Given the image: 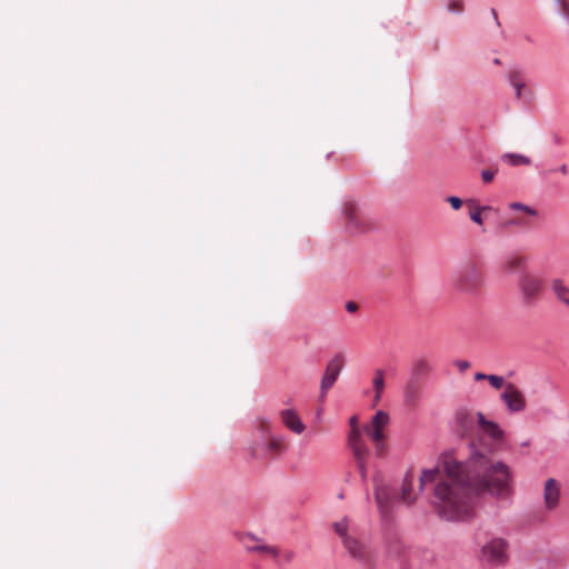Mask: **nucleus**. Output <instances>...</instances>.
<instances>
[{"label": "nucleus", "instance_id": "1", "mask_svg": "<svg viewBox=\"0 0 569 569\" xmlns=\"http://www.w3.org/2000/svg\"><path fill=\"white\" fill-rule=\"evenodd\" d=\"M440 465L447 479L437 481L435 486V505L439 516L448 521L468 518L475 498L485 492L496 498H507L511 492L508 466L476 450L465 462L458 461L451 452H443L437 467L423 470L420 490L427 482H436Z\"/></svg>", "mask_w": 569, "mask_h": 569}, {"label": "nucleus", "instance_id": "2", "mask_svg": "<svg viewBox=\"0 0 569 569\" xmlns=\"http://www.w3.org/2000/svg\"><path fill=\"white\" fill-rule=\"evenodd\" d=\"M450 282L452 288L461 293L476 295L481 288L483 279L478 267L467 262L452 271Z\"/></svg>", "mask_w": 569, "mask_h": 569}, {"label": "nucleus", "instance_id": "3", "mask_svg": "<svg viewBox=\"0 0 569 569\" xmlns=\"http://www.w3.org/2000/svg\"><path fill=\"white\" fill-rule=\"evenodd\" d=\"M543 280L536 273L522 272L518 276L517 288L525 306H535L543 292Z\"/></svg>", "mask_w": 569, "mask_h": 569}, {"label": "nucleus", "instance_id": "4", "mask_svg": "<svg viewBox=\"0 0 569 569\" xmlns=\"http://www.w3.org/2000/svg\"><path fill=\"white\" fill-rule=\"evenodd\" d=\"M348 446L355 457L360 477L362 481L367 480V458L369 456V448L362 440L361 431L359 428H353L348 436Z\"/></svg>", "mask_w": 569, "mask_h": 569}, {"label": "nucleus", "instance_id": "5", "mask_svg": "<svg viewBox=\"0 0 569 569\" xmlns=\"http://www.w3.org/2000/svg\"><path fill=\"white\" fill-rule=\"evenodd\" d=\"M509 543L503 538H492L481 548V558L492 566H501L508 561Z\"/></svg>", "mask_w": 569, "mask_h": 569}, {"label": "nucleus", "instance_id": "6", "mask_svg": "<svg viewBox=\"0 0 569 569\" xmlns=\"http://www.w3.org/2000/svg\"><path fill=\"white\" fill-rule=\"evenodd\" d=\"M342 216L346 218V229L348 232L359 234L369 229L366 217L355 202L347 201L343 204Z\"/></svg>", "mask_w": 569, "mask_h": 569}, {"label": "nucleus", "instance_id": "7", "mask_svg": "<svg viewBox=\"0 0 569 569\" xmlns=\"http://www.w3.org/2000/svg\"><path fill=\"white\" fill-rule=\"evenodd\" d=\"M345 365V356L342 353H336L332 359L327 363L326 371L320 382V396L325 398L328 390L337 381Z\"/></svg>", "mask_w": 569, "mask_h": 569}, {"label": "nucleus", "instance_id": "8", "mask_svg": "<svg viewBox=\"0 0 569 569\" xmlns=\"http://www.w3.org/2000/svg\"><path fill=\"white\" fill-rule=\"evenodd\" d=\"M501 400L511 412H520L526 408V401L522 392L512 383H508L506 386L505 391L501 393Z\"/></svg>", "mask_w": 569, "mask_h": 569}, {"label": "nucleus", "instance_id": "9", "mask_svg": "<svg viewBox=\"0 0 569 569\" xmlns=\"http://www.w3.org/2000/svg\"><path fill=\"white\" fill-rule=\"evenodd\" d=\"M283 438L278 436H270L268 440L262 441L261 448L254 447L251 450L252 458H269L278 455L282 448Z\"/></svg>", "mask_w": 569, "mask_h": 569}, {"label": "nucleus", "instance_id": "10", "mask_svg": "<svg viewBox=\"0 0 569 569\" xmlns=\"http://www.w3.org/2000/svg\"><path fill=\"white\" fill-rule=\"evenodd\" d=\"M550 290L555 299L569 309V286L561 278H553L550 281Z\"/></svg>", "mask_w": 569, "mask_h": 569}, {"label": "nucleus", "instance_id": "11", "mask_svg": "<svg viewBox=\"0 0 569 569\" xmlns=\"http://www.w3.org/2000/svg\"><path fill=\"white\" fill-rule=\"evenodd\" d=\"M280 418L283 425L292 432L300 435L306 429L305 423L293 409H284L280 411Z\"/></svg>", "mask_w": 569, "mask_h": 569}, {"label": "nucleus", "instance_id": "12", "mask_svg": "<svg viewBox=\"0 0 569 569\" xmlns=\"http://www.w3.org/2000/svg\"><path fill=\"white\" fill-rule=\"evenodd\" d=\"M560 498V489L557 481L550 478L545 483L543 499L547 509H553L558 506Z\"/></svg>", "mask_w": 569, "mask_h": 569}, {"label": "nucleus", "instance_id": "13", "mask_svg": "<svg viewBox=\"0 0 569 569\" xmlns=\"http://www.w3.org/2000/svg\"><path fill=\"white\" fill-rule=\"evenodd\" d=\"M342 545L350 557L360 561L366 560V546L358 538L350 535L342 540Z\"/></svg>", "mask_w": 569, "mask_h": 569}, {"label": "nucleus", "instance_id": "14", "mask_svg": "<svg viewBox=\"0 0 569 569\" xmlns=\"http://www.w3.org/2000/svg\"><path fill=\"white\" fill-rule=\"evenodd\" d=\"M507 81L512 87L515 97L520 99L522 97V91L526 88L522 72L517 69L510 70L507 74Z\"/></svg>", "mask_w": 569, "mask_h": 569}, {"label": "nucleus", "instance_id": "15", "mask_svg": "<svg viewBox=\"0 0 569 569\" xmlns=\"http://www.w3.org/2000/svg\"><path fill=\"white\" fill-rule=\"evenodd\" d=\"M455 421L458 425L457 432L463 435L471 429L473 425V417L468 410L461 409L456 412Z\"/></svg>", "mask_w": 569, "mask_h": 569}, {"label": "nucleus", "instance_id": "16", "mask_svg": "<svg viewBox=\"0 0 569 569\" xmlns=\"http://www.w3.org/2000/svg\"><path fill=\"white\" fill-rule=\"evenodd\" d=\"M391 491L387 486H377L375 489V499L381 512H386L389 508Z\"/></svg>", "mask_w": 569, "mask_h": 569}, {"label": "nucleus", "instance_id": "17", "mask_svg": "<svg viewBox=\"0 0 569 569\" xmlns=\"http://www.w3.org/2000/svg\"><path fill=\"white\" fill-rule=\"evenodd\" d=\"M527 260L523 257H510L505 263L506 271L512 273L528 272L526 269Z\"/></svg>", "mask_w": 569, "mask_h": 569}, {"label": "nucleus", "instance_id": "18", "mask_svg": "<svg viewBox=\"0 0 569 569\" xmlns=\"http://www.w3.org/2000/svg\"><path fill=\"white\" fill-rule=\"evenodd\" d=\"M501 159L511 167H518L520 164L528 166L531 163V159L529 157L513 152L503 153Z\"/></svg>", "mask_w": 569, "mask_h": 569}, {"label": "nucleus", "instance_id": "19", "mask_svg": "<svg viewBox=\"0 0 569 569\" xmlns=\"http://www.w3.org/2000/svg\"><path fill=\"white\" fill-rule=\"evenodd\" d=\"M431 370V366L425 358L416 359L411 366V376L420 378Z\"/></svg>", "mask_w": 569, "mask_h": 569}, {"label": "nucleus", "instance_id": "20", "mask_svg": "<svg viewBox=\"0 0 569 569\" xmlns=\"http://www.w3.org/2000/svg\"><path fill=\"white\" fill-rule=\"evenodd\" d=\"M555 12L569 24V0H552Z\"/></svg>", "mask_w": 569, "mask_h": 569}, {"label": "nucleus", "instance_id": "21", "mask_svg": "<svg viewBox=\"0 0 569 569\" xmlns=\"http://www.w3.org/2000/svg\"><path fill=\"white\" fill-rule=\"evenodd\" d=\"M248 552H266L271 555L273 558L279 556V549L273 546H269L266 543H257L254 546H248L247 547Z\"/></svg>", "mask_w": 569, "mask_h": 569}, {"label": "nucleus", "instance_id": "22", "mask_svg": "<svg viewBox=\"0 0 569 569\" xmlns=\"http://www.w3.org/2000/svg\"><path fill=\"white\" fill-rule=\"evenodd\" d=\"M412 486V477L410 473H407L403 478V486L401 490V500H403L407 503H410L413 501V498L410 495Z\"/></svg>", "mask_w": 569, "mask_h": 569}, {"label": "nucleus", "instance_id": "23", "mask_svg": "<svg viewBox=\"0 0 569 569\" xmlns=\"http://www.w3.org/2000/svg\"><path fill=\"white\" fill-rule=\"evenodd\" d=\"M467 204L471 207V210L469 212V217L472 222L481 226L483 223L482 217H481V209H479V206L476 204L475 200H468Z\"/></svg>", "mask_w": 569, "mask_h": 569}, {"label": "nucleus", "instance_id": "24", "mask_svg": "<svg viewBox=\"0 0 569 569\" xmlns=\"http://www.w3.org/2000/svg\"><path fill=\"white\" fill-rule=\"evenodd\" d=\"M388 421H389L388 413L382 410H379L373 416L370 426L383 429L387 426Z\"/></svg>", "mask_w": 569, "mask_h": 569}, {"label": "nucleus", "instance_id": "25", "mask_svg": "<svg viewBox=\"0 0 569 569\" xmlns=\"http://www.w3.org/2000/svg\"><path fill=\"white\" fill-rule=\"evenodd\" d=\"M383 370L381 369H377L375 371V378H373V381H372V386H373V389H375V392L377 393H382L383 392V389H385V377H383Z\"/></svg>", "mask_w": 569, "mask_h": 569}, {"label": "nucleus", "instance_id": "26", "mask_svg": "<svg viewBox=\"0 0 569 569\" xmlns=\"http://www.w3.org/2000/svg\"><path fill=\"white\" fill-rule=\"evenodd\" d=\"M509 208L515 211L526 212L527 214H529L531 217L538 216V211L536 209H533L532 207H530L526 203H522V202H511V203H509Z\"/></svg>", "mask_w": 569, "mask_h": 569}, {"label": "nucleus", "instance_id": "27", "mask_svg": "<svg viewBox=\"0 0 569 569\" xmlns=\"http://www.w3.org/2000/svg\"><path fill=\"white\" fill-rule=\"evenodd\" d=\"M366 433L370 437V439L375 442H381L385 439L383 429L376 428V427H366L365 428Z\"/></svg>", "mask_w": 569, "mask_h": 569}, {"label": "nucleus", "instance_id": "28", "mask_svg": "<svg viewBox=\"0 0 569 569\" xmlns=\"http://www.w3.org/2000/svg\"><path fill=\"white\" fill-rule=\"evenodd\" d=\"M333 528H335L337 535L340 537L341 541L350 536L348 533V520L346 518L340 521L335 522Z\"/></svg>", "mask_w": 569, "mask_h": 569}, {"label": "nucleus", "instance_id": "29", "mask_svg": "<svg viewBox=\"0 0 569 569\" xmlns=\"http://www.w3.org/2000/svg\"><path fill=\"white\" fill-rule=\"evenodd\" d=\"M485 431L492 438V439H500L502 438L503 436V432L502 430L500 429V427L491 421L490 423H488V427L485 428Z\"/></svg>", "mask_w": 569, "mask_h": 569}, {"label": "nucleus", "instance_id": "30", "mask_svg": "<svg viewBox=\"0 0 569 569\" xmlns=\"http://www.w3.org/2000/svg\"><path fill=\"white\" fill-rule=\"evenodd\" d=\"M446 8L451 13H460L463 9L462 0H449Z\"/></svg>", "mask_w": 569, "mask_h": 569}, {"label": "nucleus", "instance_id": "31", "mask_svg": "<svg viewBox=\"0 0 569 569\" xmlns=\"http://www.w3.org/2000/svg\"><path fill=\"white\" fill-rule=\"evenodd\" d=\"M487 380L495 389H500L503 385V378L497 375H488Z\"/></svg>", "mask_w": 569, "mask_h": 569}, {"label": "nucleus", "instance_id": "32", "mask_svg": "<svg viewBox=\"0 0 569 569\" xmlns=\"http://www.w3.org/2000/svg\"><path fill=\"white\" fill-rule=\"evenodd\" d=\"M447 201L450 203L452 209L458 210L462 206V200L457 196H450L447 198Z\"/></svg>", "mask_w": 569, "mask_h": 569}, {"label": "nucleus", "instance_id": "33", "mask_svg": "<svg viewBox=\"0 0 569 569\" xmlns=\"http://www.w3.org/2000/svg\"><path fill=\"white\" fill-rule=\"evenodd\" d=\"M296 558V552L293 550H286L283 553H282V559L284 561V563H290L295 560Z\"/></svg>", "mask_w": 569, "mask_h": 569}, {"label": "nucleus", "instance_id": "34", "mask_svg": "<svg viewBox=\"0 0 569 569\" xmlns=\"http://www.w3.org/2000/svg\"><path fill=\"white\" fill-rule=\"evenodd\" d=\"M481 178L483 182H490L495 178V171L485 169L481 171Z\"/></svg>", "mask_w": 569, "mask_h": 569}, {"label": "nucleus", "instance_id": "35", "mask_svg": "<svg viewBox=\"0 0 569 569\" xmlns=\"http://www.w3.org/2000/svg\"><path fill=\"white\" fill-rule=\"evenodd\" d=\"M477 418H478V422L479 425L485 429L488 427V423H490L491 421L487 420L483 416L482 412H477Z\"/></svg>", "mask_w": 569, "mask_h": 569}, {"label": "nucleus", "instance_id": "36", "mask_svg": "<svg viewBox=\"0 0 569 569\" xmlns=\"http://www.w3.org/2000/svg\"><path fill=\"white\" fill-rule=\"evenodd\" d=\"M456 366L460 371H465L470 367V363L467 360H457Z\"/></svg>", "mask_w": 569, "mask_h": 569}, {"label": "nucleus", "instance_id": "37", "mask_svg": "<svg viewBox=\"0 0 569 569\" xmlns=\"http://www.w3.org/2000/svg\"><path fill=\"white\" fill-rule=\"evenodd\" d=\"M560 172L561 174L563 176H567L568 174V167L566 163H562L561 166H559L557 169H552L551 172Z\"/></svg>", "mask_w": 569, "mask_h": 569}, {"label": "nucleus", "instance_id": "38", "mask_svg": "<svg viewBox=\"0 0 569 569\" xmlns=\"http://www.w3.org/2000/svg\"><path fill=\"white\" fill-rule=\"evenodd\" d=\"M386 450V446L383 445V442H376V455L377 456H381Z\"/></svg>", "mask_w": 569, "mask_h": 569}, {"label": "nucleus", "instance_id": "39", "mask_svg": "<svg viewBox=\"0 0 569 569\" xmlns=\"http://www.w3.org/2000/svg\"><path fill=\"white\" fill-rule=\"evenodd\" d=\"M522 222L516 219H511L507 222H505V227H512V226H520Z\"/></svg>", "mask_w": 569, "mask_h": 569}, {"label": "nucleus", "instance_id": "40", "mask_svg": "<svg viewBox=\"0 0 569 569\" xmlns=\"http://www.w3.org/2000/svg\"><path fill=\"white\" fill-rule=\"evenodd\" d=\"M346 309L349 311V312H353L357 310V305L352 301L348 302L346 305Z\"/></svg>", "mask_w": 569, "mask_h": 569}, {"label": "nucleus", "instance_id": "41", "mask_svg": "<svg viewBox=\"0 0 569 569\" xmlns=\"http://www.w3.org/2000/svg\"><path fill=\"white\" fill-rule=\"evenodd\" d=\"M381 395H382V393H377V392H375V397H373V399H372V405H373V406H377V405L379 403V401L381 400Z\"/></svg>", "mask_w": 569, "mask_h": 569}, {"label": "nucleus", "instance_id": "42", "mask_svg": "<svg viewBox=\"0 0 569 569\" xmlns=\"http://www.w3.org/2000/svg\"><path fill=\"white\" fill-rule=\"evenodd\" d=\"M487 377H488V375L482 373V372H478V373H476L475 379H476L477 381H480V380H485V379H487Z\"/></svg>", "mask_w": 569, "mask_h": 569}, {"label": "nucleus", "instance_id": "43", "mask_svg": "<svg viewBox=\"0 0 569 569\" xmlns=\"http://www.w3.org/2000/svg\"><path fill=\"white\" fill-rule=\"evenodd\" d=\"M350 425H351V430L353 428H358V426H357V417L356 416L350 418Z\"/></svg>", "mask_w": 569, "mask_h": 569}, {"label": "nucleus", "instance_id": "44", "mask_svg": "<svg viewBox=\"0 0 569 569\" xmlns=\"http://www.w3.org/2000/svg\"><path fill=\"white\" fill-rule=\"evenodd\" d=\"M491 17H493L497 26H500V22L498 20L497 11L495 9H491Z\"/></svg>", "mask_w": 569, "mask_h": 569}, {"label": "nucleus", "instance_id": "45", "mask_svg": "<svg viewBox=\"0 0 569 569\" xmlns=\"http://www.w3.org/2000/svg\"><path fill=\"white\" fill-rule=\"evenodd\" d=\"M479 209H481L482 212L492 210V208L490 206H482V207H479Z\"/></svg>", "mask_w": 569, "mask_h": 569}, {"label": "nucleus", "instance_id": "46", "mask_svg": "<svg viewBox=\"0 0 569 569\" xmlns=\"http://www.w3.org/2000/svg\"><path fill=\"white\" fill-rule=\"evenodd\" d=\"M247 536H248V538H250L251 540L260 541V539H259L257 536H254L253 533H248Z\"/></svg>", "mask_w": 569, "mask_h": 569}, {"label": "nucleus", "instance_id": "47", "mask_svg": "<svg viewBox=\"0 0 569 569\" xmlns=\"http://www.w3.org/2000/svg\"><path fill=\"white\" fill-rule=\"evenodd\" d=\"M493 63H495V64H500V59L496 58V59L493 60Z\"/></svg>", "mask_w": 569, "mask_h": 569}]
</instances>
